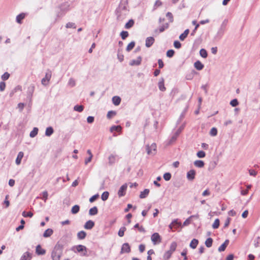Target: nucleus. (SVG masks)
<instances>
[{
	"instance_id": "dca6fc26",
	"label": "nucleus",
	"mask_w": 260,
	"mask_h": 260,
	"mask_svg": "<svg viewBox=\"0 0 260 260\" xmlns=\"http://www.w3.org/2000/svg\"><path fill=\"white\" fill-rule=\"evenodd\" d=\"M34 90H35V86L34 85H30L28 87V89H27V97L31 99L32 96V94L34 92Z\"/></svg>"
},
{
	"instance_id": "69168bd1",
	"label": "nucleus",
	"mask_w": 260,
	"mask_h": 260,
	"mask_svg": "<svg viewBox=\"0 0 260 260\" xmlns=\"http://www.w3.org/2000/svg\"><path fill=\"white\" fill-rule=\"evenodd\" d=\"M216 166V163L215 161H212V162H211L210 163V165H209V168H208V170L209 171L210 170H212L213 169H214V168L215 167V166Z\"/></svg>"
},
{
	"instance_id": "a18cd8bd",
	"label": "nucleus",
	"mask_w": 260,
	"mask_h": 260,
	"mask_svg": "<svg viewBox=\"0 0 260 260\" xmlns=\"http://www.w3.org/2000/svg\"><path fill=\"white\" fill-rule=\"evenodd\" d=\"M109 193L108 191H104L101 196V199L103 201H106L109 197Z\"/></svg>"
},
{
	"instance_id": "3c124183",
	"label": "nucleus",
	"mask_w": 260,
	"mask_h": 260,
	"mask_svg": "<svg viewBox=\"0 0 260 260\" xmlns=\"http://www.w3.org/2000/svg\"><path fill=\"white\" fill-rule=\"evenodd\" d=\"M172 175L170 173L167 172L164 174L163 177L166 181H169L171 178Z\"/></svg>"
},
{
	"instance_id": "473e14b6",
	"label": "nucleus",
	"mask_w": 260,
	"mask_h": 260,
	"mask_svg": "<svg viewBox=\"0 0 260 260\" xmlns=\"http://www.w3.org/2000/svg\"><path fill=\"white\" fill-rule=\"evenodd\" d=\"M134 23V20L133 19H130L127 23H126L124 27L126 29H129L133 26Z\"/></svg>"
},
{
	"instance_id": "6e6552de",
	"label": "nucleus",
	"mask_w": 260,
	"mask_h": 260,
	"mask_svg": "<svg viewBox=\"0 0 260 260\" xmlns=\"http://www.w3.org/2000/svg\"><path fill=\"white\" fill-rule=\"evenodd\" d=\"M127 187V184L125 183L120 187L118 191V195L119 197H123L125 194V191L126 190Z\"/></svg>"
},
{
	"instance_id": "9b49d317",
	"label": "nucleus",
	"mask_w": 260,
	"mask_h": 260,
	"mask_svg": "<svg viewBox=\"0 0 260 260\" xmlns=\"http://www.w3.org/2000/svg\"><path fill=\"white\" fill-rule=\"evenodd\" d=\"M142 61V57L141 56H138L136 59H133L130 61L129 62V65L133 66H139L141 64Z\"/></svg>"
},
{
	"instance_id": "bf43d9fd",
	"label": "nucleus",
	"mask_w": 260,
	"mask_h": 260,
	"mask_svg": "<svg viewBox=\"0 0 260 260\" xmlns=\"http://www.w3.org/2000/svg\"><path fill=\"white\" fill-rule=\"evenodd\" d=\"M238 104H239V102H238L237 99H233L230 102V105L232 107H236L238 105Z\"/></svg>"
},
{
	"instance_id": "c756f323",
	"label": "nucleus",
	"mask_w": 260,
	"mask_h": 260,
	"mask_svg": "<svg viewBox=\"0 0 260 260\" xmlns=\"http://www.w3.org/2000/svg\"><path fill=\"white\" fill-rule=\"evenodd\" d=\"M198 243V240L196 239H193L190 243L189 246L192 249H195L197 247Z\"/></svg>"
},
{
	"instance_id": "4c0bfd02",
	"label": "nucleus",
	"mask_w": 260,
	"mask_h": 260,
	"mask_svg": "<svg viewBox=\"0 0 260 260\" xmlns=\"http://www.w3.org/2000/svg\"><path fill=\"white\" fill-rule=\"evenodd\" d=\"M213 243V239L211 238H208L205 241V245L208 248H210L212 246Z\"/></svg>"
},
{
	"instance_id": "f257e3e1",
	"label": "nucleus",
	"mask_w": 260,
	"mask_h": 260,
	"mask_svg": "<svg viewBox=\"0 0 260 260\" xmlns=\"http://www.w3.org/2000/svg\"><path fill=\"white\" fill-rule=\"evenodd\" d=\"M129 11L128 0H120L118 7L115 10L117 19L122 21L128 14Z\"/></svg>"
},
{
	"instance_id": "39448f33",
	"label": "nucleus",
	"mask_w": 260,
	"mask_h": 260,
	"mask_svg": "<svg viewBox=\"0 0 260 260\" xmlns=\"http://www.w3.org/2000/svg\"><path fill=\"white\" fill-rule=\"evenodd\" d=\"M151 240L154 244H156L161 242V238L157 233H154L152 235Z\"/></svg>"
},
{
	"instance_id": "9d476101",
	"label": "nucleus",
	"mask_w": 260,
	"mask_h": 260,
	"mask_svg": "<svg viewBox=\"0 0 260 260\" xmlns=\"http://www.w3.org/2000/svg\"><path fill=\"white\" fill-rule=\"evenodd\" d=\"M154 38L152 37H147L145 41V46L147 48L150 47L154 43Z\"/></svg>"
},
{
	"instance_id": "58836bf2",
	"label": "nucleus",
	"mask_w": 260,
	"mask_h": 260,
	"mask_svg": "<svg viewBox=\"0 0 260 260\" xmlns=\"http://www.w3.org/2000/svg\"><path fill=\"white\" fill-rule=\"evenodd\" d=\"M172 224L174 228L177 229L181 226V223L178 221V219H174L172 221Z\"/></svg>"
},
{
	"instance_id": "49530a36",
	"label": "nucleus",
	"mask_w": 260,
	"mask_h": 260,
	"mask_svg": "<svg viewBox=\"0 0 260 260\" xmlns=\"http://www.w3.org/2000/svg\"><path fill=\"white\" fill-rule=\"evenodd\" d=\"M220 224V220L218 218H216L215 220L214 223L212 224V228L214 229H216L218 228Z\"/></svg>"
},
{
	"instance_id": "0e129e2a",
	"label": "nucleus",
	"mask_w": 260,
	"mask_h": 260,
	"mask_svg": "<svg viewBox=\"0 0 260 260\" xmlns=\"http://www.w3.org/2000/svg\"><path fill=\"white\" fill-rule=\"evenodd\" d=\"M162 5V3L161 2H160L159 0H157L154 5V6H153V9L155 10L156 9L157 7L160 6Z\"/></svg>"
},
{
	"instance_id": "2eb2a0df",
	"label": "nucleus",
	"mask_w": 260,
	"mask_h": 260,
	"mask_svg": "<svg viewBox=\"0 0 260 260\" xmlns=\"http://www.w3.org/2000/svg\"><path fill=\"white\" fill-rule=\"evenodd\" d=\"M229 243V240H225V241L223 243H222L218 249V250L219 252H222L224 251L226 247L228 246V244Z\"/></svg>"
},
{
	"instance_id": "79ce46f5",
	"label": "nucleus",
	"mask_w": 260,
	"mask_h": 260,
	"mask_svg": "<svg viewBox=\"0 0 260 260\" xmlns=\"http://www.w3.org/2000/svg\"><path fill=\"white\" fill-rule=\"evenodd\" d=\"M126 230V228L125 226H122L120 228L118 235L120 237H122L124 236L125 231Z\"/></svg>"
},
{
	"instance_id": "6e6d98bb",
	"label": "nucleus",
	"mask_w": 260,
	"mask_h": 260,
	"mask_svg": "<svg viewBox=\"0 0 260 260\" xmlns=\"http://www.w3.org/2000/svg\"><path fill=\"white\" fill-rule=\"evenodd\" d=\"M210 134L212 136H215L217 134V129L215 127H212L210 131Z\"/></svg>"
},
{
	"instance_id": "0eeeda50",
	"label": "nucleus",
	"mask_w": 260,
	"mask_h": 260,
	"mask_svg": "<svg viewBox=\"0 0 260 260\" xmlns=\"http://www.w3.org/2000/svg\"><path fill=\"white\" fill-rule=\"evenodd\" d=\"M196 172L194 170H190L187 172L186 174V178L189 181H193L195 178Z\"/></svg>"
},
{
	"instance_id": "a19ab883",
	"label": "nucleus",
	"mask_w": 260,
	"mask_h": 260,
	"mask_svg": "<svg viewBox=\"0 0 260 260\" xmlns=\"http://www.w3.org/2000/svg\"><path fill=\"white\" fill-rule=\"evenodd\" d=\"M74 110L76 111L81 112L84 110V106L82 105H76L74 106Z\"/></svg>"
},
{
	"instance_id": "8fccbe9b",
	"label": "nucleus",
	"mask_w": 260,
	"mask_h": 260,
	"mask_svg": "<svg viewBox=\"0 0 260 260\" xmlns=\"http://www.w3.org/2000/svg\"><path fill=\"white\" fill-rule=\"evenodd\" d=\"M120 36L122 40H125L128 36V32L123 30L120 32Z\"/></svg>"
},
{
	"instance_id": "20e7f679",
	"label": "nucleus",
	"mask_w": 260,
	"mask_h": 260,
	"mask_svg": "<svg viewBox=\"0 0 260 260\" xmlns=\"http://www.w3.org/2000/svg\"><path fill=\"white\" fill-rule=\"evenodd\" d=\"M52 76V72L50 70H48L45 74V77L42 79V84L46 85L50 81Z\"/></svg>"
},
{
	"instance_id": "a211bd4d",
	"label": "nucleus",
	"mask_w": 260,
	"mask_h": 260,
	"mask_svg": "<svg viewBox=\"0 0 260 260\" xmlns=\"http://www.w3.org/2000/svg\"><path fill=\"white\" fill-rule=\"evenodd\" d=\"M158 88L161 91H164L166 90V88L165 86V84H164V79L163 78H161L158 83Z\"/></svg>"
},
{
	"instance_id": "864d4df0",
	"label": "nucleus",
	"mask_w": 260,
	"mask_h": 260,
	"mask_svg": "<svg viewBox=\"0 0 260 260\" xmlns=\"http://www.w3.org/2000/svg\"><path fill=\"white\" fill-rule=\"evenodd\" d=\"M22 216L24 217H32L33 216V213L31 212H25L23 211L22 212Z\"/></svg>"
},
{
	"instance_id": "052dcab7",
	"label": "nucleus",
	"mask_w": 260,
	"mask_h": 260,
	"mask_svg": "<svg viewBox=\"0 0 260 260\" xmlns=\"http://www.w3.org/2000/svg\"><path fill=\"white\" fill-rule=\"evenodd\" d=\"M10 77V74L8 72H5L1 77L2 79L4 81L7 80Z\"/></svg>"
},
{
	"instance_id": "4d7b16f0",
	"label": "nucleus",
	"mask_w": 260,
	"mask_h": 260,
	"mask_svg": "<svg viewBox=\"0 0 260 260\" xmlns=\"http://www.w3.org/2000/svg\"><path fill=\"white\" fill-rule=\"evenodd\" d=\"M116 114L115 111H110L108 112L107 117L108 119H111L113 116H115Z\"/></svg>"
},
{
	"instance_id": "680f3d73",
	"label": "nucleus",
	"mask_w": 260,
	"mask_h": 260,
	"mask_svg": "<svg viewBox=\"0 0 260 260\" xmlns=\"http://www.w3.org/2000/svg\"><path fill=\"white\" fill-rule=\"evenodd\" d=\"M178 136V133L177 134H175V133L173 135V136H172V137L171 138V139H170V140L169 141V143L171 144V143L175 142Z\"/></svg>"
},
{
	"instance_id": "f3484780",
	"label": "nucleus",
	"mask_w": 260,
	"mask_h": 260,
	"mask_svg": "<svg viewBox=\"0 0 260 260\" xmlns=\"http://www.w3.org/2000/svg\"><path fill=\"white\" fill-rule=\"evenodd\" d=\"M194 67L197 70L201 71L204 68V65L200 60H197L194 63Z\"/></svg>"
},
{
	"instance_id": "412c9836",
	"label": "nucleus",
	"mask_w": 260,
	"mask_h": 260,
	"mask_svg": "<svg viewBox=\"0 0 260 260\" xmlns=\"http://www.w3.org/2000/svg\"><path fill=\"white\" fill-rule=\"evenodd\" d=\"M31 257V254L29 252H26L21 256L20 260H30Z\"/></svg>"
},
{
	"instance_id": "2f4dec72",
	"label": "nucleus",
	"mask_w": 260,
	"mask_h": 260,
	"mask_svg": "<svg viewBox=\"0 0 260 260\" xmlns=\"http://www.w3.org/2000/svg\"><path fill=\"white\" fill-rule=\"evenodd\" d=\"M149 193V189H145L143 191H141L139 196L140 198L144 199L145 198Z\"/></svg>"
},
{
	"instance_id": "a878e982",
	"label": "nucleus",
	"mask_w": 260,
	"mask_h": 260,
	"mask_svg": "<svg viewBox=\"0 0 260 260\" xmlns=\"http://www.w3.org/2000/svg\"><path fill=\"white\" fill-rule=\"evenodd\" d=\"M54 133V129L52 127L49 126L46 128L45 131V135L47 137H50Z\"/></svg>"
},
{
	"instance_id": "c9c22d12",
	"label": "nucleus",
	"mask_w": 260,
	"mask_h": 260,
	"mask_svg": "<svg viewBox=\"0 0 260 260\" xmlns=\"http://www.w3.org/2000/svg\"><path fill=\"white\" fill-rule=\"evenodd\" d=\"M134 229H138L139 231L140 232H142V233H145L146 232V230H145V229L143 228V226H140L139 224L138 223H136L134 226Z\"/></svg>"
},
{
	"instance_id": "5fc2aeb1",
	"label": "nucleus",
	"mask_w": 260,
	"mask_h": 260,
	"mask_svg": "<svg viewBox=\"0 0 260 260\" xmlns=\"http://www.w3.org/2000/svg\"><path fill=\"white\" fill-rule=\"evenodd\" d=\"M194 217V215H191L187 219H186L183 223V226H187L190 223V219L192 217Z\"/></svg>"
},
{
	"instance_id": "5701e85b",
	"label": "nucleus",
	"mask_w": 260,
	"mask_h": 260,
	"mask_svg": "<svg viewBox=\"0 0 260 260\" xmlns=\"http://www.w3.org/2000/svg\"><path fill=\"white\" fill-rule=\"evenodd\" d=\"M116 155H113V154H111L109 157H108V164L110 165H112L113 164H114L115 161H116Z\"/></svg>"
},
{
	"instance_id": "b1692460",
	"label": "nucleus",
	"mask_w": 260,
	"mask_h": 260,
	"mask_svg": "<svg viewBox=\"0 0 260 260\" xmlns=\"http://www.w3.org/2000/svg\"><path fill=\"white\" fill-rule=\"evenodd\" d=\"M121 98L118 96H114L112 98L113 104L115 106H118L121 102Z\"/></svg>"
},
{
	"instance_id": "e2e57ef3",
	"label": "nucleus",
	"mask_w": 260,
	"mask_h": 260,
	"mask_svg": "<svg viewBox=\"0 0 260 260\" xmlns=\"http://www.w3.org/2000/svg\"><path fill=\"white\" fill-rule=\"evenodd\" d=\"M68 85L71 87L75 86L76 85L75 80L73 78H70L68 82Z\"/></svg>"
},
{
	"instance_id": "338daca9",
	"label": "nucleus",
	"mask_w": 260,
	"mask_h": 260,
	"mask_svg": "<svg viewBox=\"0 0 260 260\" xmlns=\"http://www.w3.org/2000/svg\"><path fill=\"white\" fill-rule=\"evenodd\" d=\"M174 46L177 49H179L181 47V44L178 41H175L174 42Z\"/></svg>"
},
{
	"instance_id": "aec40b11",
	"label": "nucleus",
	"mask_w": 260,
	"mask_h": 260,
	"mask_svg": "<svg viewBox=\"0 0 260 260\" xmlns=\"http://www.w3.org/2000/svg\"><path fill=\"white\" fill-rule=\"evenodd\" d=\"M24 155V153L23 152L20 151L18 153L17 156L16 157L15 162L16 165H19L20 164L22 158H23Z\"/></svg>"
},
{
	"instance_id": "4be33fe9",
	"label": "nucleus",
	"mask_w": 260,
	"mask_h": 260,
	"mask_svg": "<svg viewBox=\"0 0 260 260\" xmlns=\"http://www.w3.org/2000/svg\"><path fill=\"white\" fill-rule=\"evenodd\" d=\"M189 32V30L188 29H185L184 30V31L183 32V33L181 34L179 36V39L181 41H184L187 37Z\"/></svg>"
},
{
	"instance_id": "c03bdc74",
	"label": "nucleus",
	"mask_w": 260,
	"mask_h": 260,
	"mask_svg": "<svg viewBox=\"0 0 260 260\" xmlns=\"http://www.w3.org/2000/svg\"><path fill=\"white\" fill-rule=\"evenodd\" d=\"M173 253H172L171 252L169 251V250H168L167 251H166L164 255V259L165 260H169L170 257H171V255Z\"/></svg>"
},
{
	"instance_id": "09e8293b",
	"label": "nucleus",
	"mask_w": 260,
	"mask_h": 260,
	"mask_svg": "<svg viewBox=\"0 0 260 260\" xmlns=\"http://www.w3.org/2000/svg\"><path fill=\"white\" fill-rule=\"evenodd\" d=\"M175 54V51L173 49H170L167 51L166 55L168 57L171 58Z\"/></svg>"
},
{
	"instance_id": "393cba45",
	"label": "nucleus",
	"mask_w": 260,
	"mask_h": 260,
	"mask_svg": "<svg viewBox=\"0 0 260 260\" xmlns=\"http://www.w3.org/2000/svg\"><path fill=\"white\" fill-rule=\"evenodd\" d=\"M122 130V127L120 125H113L110 127V131L111 133L114 131H117V132H121Z\"/></svg>"
},
{
	"instance_id": "ddd939ff",
	"label": "nucleus",
	"mask_w": 260,
	"mask_h": 260,
	"mask_svg": "<svg viewBox=\"0 0 260 260\" xmlns=\"http://www.w3.org/2000/svg\"><path fill=\"white\" fill-rule=\"evenodd\" d=\"M225 30V29L220 27L215 37V39L220 40L223 36Z\"/></svg>"
},
{
	"instance_id": "bb28decb",
	"label": "nucleus",
	"mask_w": 260,
	"mask_h": 260,
	"mask_svg": "<svg viewBox=\"0 0 260 260\" xmlns=\"http://www.w3.org/2000/svg\"><path fill=\"white\" fill-rule=\"evenodd\" d=\"M86 235V233L85 231H81L77 233V238L79 240H83L85 238Z\"/></svg>"
},
{
	"instance_id": "603ef678",
	"label": "nucleus",
	"mask_w": 260,
	"mask_h": 260,
	"mask_svg": "<svg viewBox=\"0 0 260 260\" xmlns=\"http://www.w3.org/2000/svg\"><path fill=\"white\" fill-rule=\"evenodd\" d=\"M166 17L169 20L170 22H173L174 21L173 15L172 13L168 12L166 14Z\"/></svg>"
},
{
	"instance_id": "423d86ee",
	"label": "nucleus",
	"mask_w": 260,
	"mask_h": 260,
	"mask_svg": "<svg viewBox=\"0 0 260 260\" xmlns=\"http://www.w3.org/2000/svg\"><path fill=\"white\" fill-rule=\"evenodd\" d=\"M131 252V246L128 243H124L122 245L120 253H129Z\"/></svg>"
},
{
	"instance_id": "774afa93",
	"label": "nucleus",
	"mask_w": 260,
	"mask_h": 260,
	"mask_svg": "<svg viewBox=\"0 0 260 260\" xmlns=\"http://www.w3.org/2000/svg\"><path fill=\"white\" fill-rule=\"evenodd\" d=\"M99 197V195L98 194H95L92 196L91 198L89 199V202L90 203H92L94 201H95Z\"/></svg>"
},
{
	"instance_id": "cd10ccee",
	"label": "nucleus",
	"mask_w": 260,
	"mask_h": 260,
	"mask_svg": "<svg viewBox=\"0 0 260 260\" xmlns=\"http://www.w3.org/2000/svg\"><path fill=\"white\" fill-rule=\"evenodd\" d=\"M53 233V231L51 229H48L44 232L43 234V237L45 238H48L51 236Z\"/></svg>"
},
{
	"instance_id": "1a4fd4ad",
	"label": "nucleus",
	"mask_w": 260,
	"mask_h": 260,
	"mask_svg": "<svg viewBox=\"0 0 260 260\" xmlns=\"http://www.w3.org/2000/svg\"><path fill=\"white\" fill-rule=\"evenodd\" d=\"M156 145L155 143H152L150 146L149 145H147L146 146V151L148 153V154H151L153 153L152 150L154 152L156 151Z\"/></svg>"
},
{
	"instance_id": "4468645a",
	"label": "nucleus",
	"mask_w": 260,
	"mask_h": 260,
	"mask_svg": "<svg viewBox=\"0 0 260 260\" xmlns=\"http://www.w3.org/2000/svg\"><path fill=\"white\" fill-rule=\"evenodd\" d=\"M94 222L92 220H88L84 224V228L86 230H91L94 226Z\"/></svg>"
},
{
	"instance_id": "f704fd0d",
	"label": "nucleus",
	"mask_w": 260,
	"mask_h": 260,
	"mask_svg": "<svg viewBox=\"0 0 260 260\" xmlns=\"http://www.w3.org/2000/svg\"><path fill=\"white\" fill-rule=\"evenodd\" d=\"M200 55L203 58H206L208 56L207 51L205 49L202 48L200 50Z\"/></svg>"
},
{
	"instance_id": "c85d7f7f",
	"label": "nucleus",
	"mask_w": 260,
	"mask_h": 260,
	"mask_svg": "<svg viewBox=\"0 0 260 260\" xmlns=\"http://www.w3.org/2000/svg\"><path fill=\"white\" fill-rule=\"evenodd\" d=\"M205 163L202 160H197L194 162V165L198 168H202L204 166Z\"/></svg>"
},
{
	"instance_id": "ea45409f",
	"label": "nucleus",
	"mask_w": 260,
	"mask_h": 260,
	"mask_svg": "<svg viewBox=\"0 0 260 260\" xmlns=\"http://www.w3.org/2000/svg\"><path fill=\"white\" fill-rule=\"evenodd\" d=\"M135 45V42L134 41H132L131 43H129L128 45L126 47V50L127 52H129L131 50H132Z\"/></svg>"
},
{
	"instance_id": "6ab92c4d",
	"label": "nucleus",
	"mask_w": 260,
	"mask_h": 260,
	"mask_svg": "<svg viewBox=\"0 0 260 260\" xmlns=\"http://www.w3.org/2000/svg\"><path fill=\"white\" fill-rule=\"evenodd\" d=\"M25 14L21 13L16 16V21L19 24L22 23V20L25 18Z\"/></svg>"
},
{
	"instance_id": "de8ad7c7",
	"label": "nucleus",
	"mask_w": 260,
	"mask_h": 260,
	"mask_svg": "<svg viewBox=\"0 0 260 260\" xmlns=\"http://www.w3.org/2000/svg\"><path fill=\"white\" fill-rule=\"evenodd\" d=\"M117 58L120 62H122L123 61L124 56L122 54V53L121 52V51L119 49L118 50Z\"/></svg>"
},
{
	"instance_id": "f03ea898",
	"label": "nucleus",
	"mask_w": 260,
	"mask_h": 260,
	"mask_svg": "<svg viewBox=\"0 0 260 260\" xmlns=\"http://www.w3.org/2000/svg\"><path fill=\"white\" fill-rule=\"evenodd\" d=\"M63 249V245L58 242L51 252L52 260H60L62 254Z\"/></svg>"
},
{
	"instance_id": "37998d69",
	"label": "nucleus",
	"mask_w": 260,
	"mask_h": 260,
	"mask_svg": "<svg viewBox=\"0 0 260 260\" xmlns=\"http://www.w3.org/2000/svg\"><path fill=\"white\" fill-rule=\"evenodd\" d=\"M177 245L176 242H172L170 245V250L169 251L171 252L172 253H173L176 250Z\"/></svg>"
},
{
	"instance_id": "13d9d810",
	"label": "nucleus",
	"mask_w": 260,
	"mask_h": 260,
	"mask_svg": "<svg viewBox=\"0 0 260 260\" xmlns=\"http://www.w3.org/2000/svg\"><path fill=\"white\" fill-rule=\"evenodd\" d=\"M197 155L199 158H204L206 155V153L204 151L201 150L197 152Z\"/></svg>"
},
{
	"instance_id": "72a5a7b5",
	"label": "nucleus",
	"mask_w": 260,
	"mask_h": 260,
	"mask_svg": "<svg viewBox=\"0 0 260 260\" xmlns=\"http://www.w3.org/2000/svg\"><path fill=\"white\" fill-rule=\"evenodd\" d=\"M80 210V206L78 205H75L72 207L71 209V212L73 214H77Z\"/></svg>"
},
{
	"instance_id": "7c9ffc66",
	"label": "nucleus",
	"mask_w": 260,
	"mask_h": 260,
	"mask_svg": "<svg viewBox=\"0 0 260 260\" xmlns=\"http://www.w3.org/2000/svg\"><path fill=\"white\" fill-rule=\"evenodd\" d=\"M98 213V209L96 206L90 208L89 210V214L91 216L96 215Z\"/></svg>"
},
{
	"instance_id": "f8f14e48",
	"label": "nucleus",
	"mask_w": 260,
	"mask_h": 260,
	"mask_svg": "<svg viewBox=\"0 0 260 260\" xmlns=\"http://www.w3.org/2000/svg\"><path fill=\"white\" fill-rule=\"evenodd\" d=\"M36 252L39 255H42L45 254L46 250L43 249L40 245L36 246Z\"/></svg>"
},
{
	"instance_id": "7ed1b4c3",
	"label": "nucleus",
	"mask_w": 260,
	"mask_h": 260,
	"mask_svg": "<svg viewBox=\"0 0 260 260\" xmlns=\"http://www.w3.org/2000/svg\"><path fill=\"white\" fill-rule=\"evenodd\" d=\"M71 250L75 252H83L81 254L82 256H86L87 255V249L85 246L82 245L74 246L72 248Z\"/></svg>"
},
{
	"instance_id": "e433bc0d",
	"label": "nucleus",
	"mask_w": 260,
	"mask_h": 260,
	"mask_svg": "<svg viewBox=\"0 0 260 260\" xmlns=\"http://www.w3.org/2000/svg\"><path fill=\"white\" fill-rule=\"evenodd\" d=\"M38 131L39 129L37 127H34L29 134L30 137L34 138L38 134Z\"/></svg>"
}]
</instances>
